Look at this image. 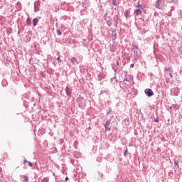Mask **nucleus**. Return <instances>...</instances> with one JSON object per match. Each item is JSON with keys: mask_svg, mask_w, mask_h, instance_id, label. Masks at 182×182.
<instances>
[{"mask_svg": "<svg viewBox=\"0 0 182 182\" xmlns=\"http://www.w3.org/2000/svg\"><path fill=\"white\" fill-rule=\"evenodd\" d=\"M134 14L136 15H140L141 14V10H140V9H136V10L134 11Z\"/></svg>", "mask_w": 182, "mask_h": 182, "instance_id": "obj_4", "label": "nucleus"}, {"mask_svg": "<svg viewBox=\"0 0 182 182\" xmlns=\"http://www.w3.org/2000/svg\"><path fill=\"white\" fill-rule=\"evenodd\" d=\"M163 4L162 0H157V1L156 3V7L159 9H161L164 7V6H160V4Z\"/></svg>", "mask_w": 182, "mask_h": 182, "instance_id": "obj_2", "label": "nucleus"}, {"mask_svg": "<svg viewBox=\"0 0 182 182\" xmlns=\"http://www.w3.org/2000/svg\"><path fill=\"white\" fill-rule=\"evenodd\" d=\"M69 180V178L68 177H66L65 178V181H68Z\"/></svg>", "mask_w": 182, "mask_h": 182, "instance_id": "obj_17", "label": "nucleus"}, {"mask_svg": "<svg viewBox=\"0 0 182 182\" xmlns=\"http://www.w3.org/2000/svg\"><path fill=\"white\" fill-rule=\"evenodd\" d=\"M112 4H113L114 6H117V0H112Z\"/></svg>", "mask_w": 182, "mask_h": 182, "instance_id": "obj_7", "label": "nucleus"}, {"mask_svg": "<svg viewBox=\"0 0 182 182\" xmlns=\"http://www.w3.org/2000/svg\"><path fill=\"white\" fill-rule=\"evenodd\" d=\"M145 94L148 96V97H151L153 95H154V93L153 92V90H150V89H146L145 90Z\"/></svg>", "mask_w": 182, "mask_h": 182, "instance_id": "obj_1", "label": "nucleus"}, {"mask_svg": "<svg viewBox=\"0 0 182 182\" xmlns=\"http://www.w3.org/2000/svg\"><path fill=\"white\" fill-rule=\"evenodd\" d=\"M105 129L107 131H110V127H109L108 125H105Z\"/></svg>", "mask_w": 182, "mask_h": 182, "instance_id": "obj_9", "label": "nucleus"}, {"mask_svg": "<svg viewBox=\"0 0 182 182\" xmlns=\"http://www.w3.org/2000/svg\"><path fill=\"white\" fill-rule=\"evenodd\" d=\"M58 34L59 36H61V35H62L61 30L58 31Z\"/></svg>", "mask_w": 182, "mask_h": 182, "instance_id": "obj_14", "label": "nucleus"}, {"mask_svg": "<svg viewBox=\"0 0 182 182\" xmlns=\"http://www.w3.org/2000/svg\"><path fill=\"white\" fill-rule=\"evenodd\" d=\"M22 178H23L26 181H28V176H23Z\"/></svg>", "mask_w": 182, "mask_h": 182, "instance_id": "obj_10", "label": "nucleus"}, {"mask_svg": "<svg viewBox=\"0 0 182 182\" xmlns=\"http://www.w3.org/2000/svg\"><path fill=\"white\" fill-rule=\"evenodd\" d=\"M71 62H72L73 64H75L77 62V60L75 58H73L71 59Z\"/></svg>", "mask_w": 182, "mask_h": 182, "instance_id": "obj_8", "label": "nucleus"}, {"mask_svg": "<svg viewBox=\"0 0 182 182\" xmlns=\"http://www.w3.org/2000/svg\"><path fill=\"white\" fill-rule=\"evenodd\" d=\"M136 8L144 9H146V4H140V1H138L137 5L136 6Z\"/></svg>", "mask_w": 182, "mask_h": 182, "instance_id": "obj_3", "label": "nucleus"}, {"mask_svg": "<svg viewBox=\"0 0 182 182\" xmlns=\"http://www.w3.org/2000/svg\"><path fill=\"white\" fill-rule=\"evenodd\" d=\"M27 162H28V161L26 159V160H24L23 164H26Z\"/></svg>", "mask_w": 182, "mask_h": 182, "instance_id": "obj_16", "label": "nucleus"}, {"mask_svg": "<svg viewBox=\"0 0 182 182\" xmlns=\"http://www.w3.org/2000/svg\"><path fill=\"white\" fill-rule=\"evenodd\" d=\"M28 166H31V167H32V166H33V163H31V162L28 161Z\"/></svg>", "mask_w": 182, "mask_h": 182, "instance_id": "obj_13", "label": "nucleus"}, {"mask_svg": "<svg viewBox=\"0 0 182 182\" xmlns=\"http://www.w3.org/2000/svg\"><path fill=\"white\" fill-rule=\"evenodd\" d=\"M33 26H36L37 25V23H38V18H34L33 21Z\"/></svg>", "mask_w": 182, "mask_h": 182, "instance_id": "obj_5", "label": "nucleus"}, {"mask_svg": "<svg viewBox=\"0 0 182 182\" xmlns=\"http://www.w3.org/2000/svg\"><path fill=\"white\" fill-rule=\"evenodd\" d=\"M57 60H58V63H62V60H60V57H58V58H57Z\"/></svg>", "mask_w": 182, "mask_h": 182, "instance_id": "obj_12", "label": "nucleus"}, {"mask_svg": "<svg viewBox=\"0 0 182 182\" xmlns=\"http://www.w3.org/2000/svg\"><path fill=\"white\" fill-rule=\"evenodd\" d=\"M174 164H175V168H178L179 166H178V163L175 162Z\"/></svg>", "mask_w": 182, "mask_h": 182, "instance_id": "obj_11", "label": "nucleus"}, {"mask_svg": "<svg viewBox=\"0 0 182 182\" xmlns=\"http://www.w3.org/2000/svg\"><path fill=\"white\" fill-rule=\"evenodd\" d=\"M26 23L30 25L31 23V18H30V17H28L27 20H26Z\"/></svg>", "mask_w": 182, "mask_h": 182, "instance_id": "obj_6", "label": "nucleus"}, {"mask_svg": "<svg viewBox=\"0 0 182 182\" xmlns=\"http://www.w3.org/2000/svg\"><path fill=\"white\" fill-rule=\"evenodd\" d=\"M169 76H170L171 77H173V75H172L171 74H170V75H169Z\"/></svg>", "mask_w": 182, "mask_h": 182, "instance_id": "obj_18", "label": "nucleus"}, {"mask_svg": "<svg viewBox=\"0 0 182 182\" xmlns=\"http://www.w3.org/2000/svg\"><path fill=\"white\" fill-rule=\"evenodd\" d=\"M69 90V88H66V91H68Z\"/></svg>", "mask_w": 182, "mask_h": 182, "instance_id": "obj_19", "label": "nucleus"}, {"mask_svg": "<svg viewBox=\"0 0 182 182\" xmlns=\"http://www.w3.org/2000/svg\"><path fill=\"white\" fill-rule=\"evenodd\" d=\"M130 68H134V64H131V65H130Z\"/></svg>", "mask_w": 182, "mask_h": 182, "instance_id": "obj_15", "label": "nucleus"}]
</instances>
